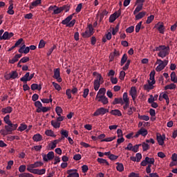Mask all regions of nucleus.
Masks as SVG:
<instances>
[{"label":"nucleus","mask_w":177,"mask_h":177,"mask_svg":"<svg viewBox=\"0 0 177 177\" xmlns=\"http://www.w3.org/2000/svg\"><path fill=\"white\" fill-rule=\"evenodd\" d=\"M97 161H98V162H100V164H106V165H109V162H107V160L106 159L98 158L97 159Z\"/></svg>","instance_id":"8fccbe9b"},{"label":"nucleus","mask_w":177,"mask_h":177,"mask_svg":"<svg viewBox=\"0 0 177 177\" xmlns=\"http://www.w3.org/2000/svg\"><path fill=\"white\" fill-rule=\"evenodd\" d=\"M55 112L58 116L62 115V113H63V109L60 106H57L55 108Z\"/></svg>","instance_id":"49530a36"},{"label":"nucleus","mask_w":177,"mask_h":177,"mask_svg":"<svg viewBox=\"0 0 177 177\" xmlns=\"http://www.w3.org/2000/svg\"><path fill=\"white\" fill-rule=\"evenodd\" d=\"M41 3H42V0H35V1H32L30 6L29 8L31 9H34V8H37V6H39V5H41Z\"/></svg>","instance_id":"6ab92c4d"},{"label":"nucleus","mask_w":177,"mask_h":177,"mask_svg":"<svg viewBox=\"0 0 177 177\" xmlns=\"http://www.w3.org/2000/svg\"><path fill=\"white\" fill-rule=\"evenodd\" d=\"M168 89H176V84L171 83L165 86V91H168Z\"/></svg>","instance_id":"7c9ffc66"},{"label":"nucleus","mask_w":177,"mask_h":177,"mask_svg":"<svg viewBox=\"0 0 177 177\" xmlns=\"http://www.w3.org/2000/svg\"><path fill=\"white\" fill-rule=\"evenodd\" d=\"M119 16H121V9L118 10V11L115 12L113 14L111 15V23L115 21V20L118 19Z\"/></svg>","instance_id":"4468645a"},{"label":"nucleus","mask_w":177,"mask_h":177,"mask_svg":"<svg viewBox=\"0 0 177 177\" xmlns=\"http://www.w3.org/2000/svg\"><path fill=\"white\" fill-rule=\"evenodd\" d=\"M7 13L8 15H15V11L13 10V3L10 4Z\"/></svg>","instance_id":"58836bf2"},{"label":"nucleus","mask_w":177,"mask_h":177,"mask_svg":"<svg viewBox=\"0 0 177 177\" xmlns=\"http://www.w3.org/2000/svg\"><path fill=\"white\" fill-rule=\"evenodd\" d=\"M123 100L124 103L129 102V98H128V93H124Z\"/></svg>","instance_id":"052dcab7"},{"label":"nucleus","mask_w":177,"mask_h":177,"mask_svg":"<svg viewBox=\"0 0 177 177\" xmlns=\"http://www.w3.org/2000/svg\"><path fill=\"white\" fill-rule=\"evenodd\" d=\"M99 88H100V82H94L95 91H99Z\"/></svg>","instance_id":"13d9d810"},{"label":"nucleus","mask_w":177,"mask_h":177,"mask_svg":"<svg viewBox=\"0 0 177 177\" xmlns=\"http://www.w3.org/2000/svg\"><path fill=\"white\" fill-rule=\"evenodd\" d=\"M156 64H159L156 68V71L158 72H160L164 70V68H165L166 66L168 64V60L165 59L164 61H162L161 59H157Z\"/></svg>","instance_id":"20e7f679"},{"label":"nucleus","mask_w":177,"mask_h":177,"mask_svg":"<svg viewBox=\"0 0 177 177\" xmlns=\"http://www.w3.org/2000/svg\"><path fill=\"white\" fill-rule=\"evenodd\" d=\"M131 64V59H128L127 61V63L125 65L122 67V71H127L129 68V65Z\"/></svg>","instance_id":"ea45409f"},{"label":"nucleus","mask_w":177,"mask_h":177,"mask_svg":"<svg viewBox=\"0 0 177 177\" xmlns=\"http://www.w3.org/2000/svg\"><path fill=\"white\" fill-rule=\"evenodd\" d=\"M32 139L35 142H41L42 140V136L39 133H37L33 136Z\"/></svg>","instance_id":"bb28decb"},{"label":"nucleus","mask_w":177,"mask_h":177,"mask_svg":"<svg viewBox=\"0 0 177 177\" xmlns=\"http://www.w3.org/2000/svg\"><path fill=\"white\" fill-rule=\"evenodd\" d=\"M95 99L97 102H101L102 104H107V103H109V99L105 95L100 96L98 97H96Z\"/></svg>","instance_id":"ddd939ff"},{"label":"nucleus","mask_w":177,"mask_h":177,"mask_svg":"<svg viewBox=\"0 0 177 177\" xmlns=\"http://www.w3.org/2000/svg\"><path fill=\"white\" fill-rule=\"evenodd\" d=\"M51 125L52 127H53V128H55L56 129H57V128H60L61 123L57 120H52Z\"/></svg>","instance_id":"2f4dec72"},{"label":"nucleus","mask_w":177,"mask_h":177,"mask_svg":"<svg viewBox=\"0 0 177 177\" xmlns=\"http://www.w3.org/2000/svg\"><path fill=\"white\" fill-rule=\"evenodd\" d=\"M27 62H30V57H24L19 60V63H27Z\"/></svg>","instance_id":"864d4df0"},{"label":"nucleus","mask_w":177,"mask_h":177,"mask_svg":"<svg viewBox=\"0 0 177 177\" xmlns=\"http://www.w3.org/2000/svg\"><path fill=\"white\" fill-rule=\"evenodd\" d=\"M26 129L27 124L21 123L17 130L20 131V132H23V131H26Z\"/></svg>","instance_id":"a18cd8bd"},{"label":"nucleus","mask_w":177,"mask_h":177,"mask_svg":"<svg viewBox=\"0 0 177 177\" xmlns=\"http://www.w3.org/2000/svg\"><path fill=\"white\" fill-rule=\"evenodd\" d=\"M88 170H89V167H88V165H84L82 166V171L83 174H86V172H88Z\"/></svg>","instance_id":"4d7b16f0"},{"label":"nucleus","mask_w":177,"mask_h":177,"mask_svg":"<svg viewBox=\"0 0 177 177\" xmlns=\"http://www.w3.org/2000/svg\"><path fill=\"white\" fill-rule=\"evenodd\" d=\"M128 177H140V176H139V174H136L135 172H131V173H130V174L129 175Z\"/></svg>","instance_id":"774afa93"},{"label":"nucleus","mask_w":177,"mask_h":177,"mask_svg":"<svg viewBox=\"0 0 177 177\" xmlns=\"http://www.w3.org/2000/svg\"><path fill=\"white\" fill-rule=\"evenodd\" d=\"M93 75H94V77H96L94 82H103V77H102V75L97 73V72H93Z\"/></svg>","instance_id":"412c9836"},{"label":"nucleus","mask_w":177,"mask_h":177,"mask_svg":"<svg viewBox=\"0 0 177 177\" xmlns=\"http://www.w3.org/2000/svg\"><path fill=\"white\" fill-rule=\"evenodd\" d=\"M153 52H159L158 53V56H159V57L164 58L169 55V46H159L156 47L155 49L153 50Z\"/></svg>","instance_id":"f257e3e1"},{"label":"nucleus","mask_w":177,"mask_h":177,"mask_svg":"<svg viewBox=\"0 0 177 177\" xmlns=\"http://www.w3.org/2000/svg\"><path fill=\"white\" fill-rule=\"evenodd\" d=\"M156 139L158 140V143L159 146H163L164 145V140H165V135L161 136L160 133L156 134Z\"/></svg>","instance_id":"9b49d317"},{"label":"nucleus","mask_w":177,"mask_h":177,"mask_svg":"<svg viewBox=\"0 0 177 177\" xmlns=\"http://www.w3.org/2000/svg\"><path fill=\"white\" fill-rule=\"evenodd\" d=\"M71 93H71V89H70V88L66 89V96H68V99H73Z\"/></svg>","instance_id":"5fc2aeb1"},{"label":"nucleus","mask_w":177,"mask_h":177,"mask_svg":"<svg viewBox=\"0 0 177 177\" xmlns=\"http://www.w3.org/2000/svg\"><path fill=\"white\" fill-rule=\"evenodd\" d=\"M45 134L47 136H51L52 138H56V135H55V133L52 130H46L45 131Z\"/></svg>","instance_id":"e433bc0d"},{"label":"nucleus","mask_w":177,"mask_h":177,"mask_svg":"<svg viewBox=\"0 0 177 177\" xmlns=\"http://www.w3.org/2000/svg\"><path fill=\"white\" fill-rule=\"evenodd\" d=\"M138 118L140 120H143L144 121H149V120H150V117L147 115H140V114H138Z\"/></svg>","instance_id":"de8ad7c7"},{"label":"nucleus","mask_w":177,"mask_h":177,"mask_svg":"<svg viewBox=\"0 0 177 177\" xmlns=\"http://www.w3.org/2000/svg\"><path fill=\"white\" fill-rule=\"evenodd\" d=\"M143 9V3L138 4L136 8V10L133 11V15H136V13H139L140 10Z\"/></svg>","instance_id":"473e14b6"},{"label":"nucleus","mask_w":177,"mask_h":177,"mask_svg":"<svg viewBox=\"0 0 177 177\" xmlns=\"http://www.w3.org/2000/svg\"><path fill=\"white\" fill-rule=\"evenodd\" d=\"M61 9H62V12H63V10H64L65 12H68V10H70V6L64 5L61 7Z\"/></svg>","instance_id":"69168bd1"},{"label":"nucleus","mask_w":177,"mask_h":177,"mask_svg":"<svg viewBox=\"0 0 177 177\" xmlns=\"http://www.w3.org/2000/svg\"><path fill=\"white\" fill-rule=\"evenodd\" d=\"M156 75V71H152L150 73L149 75V80H148V84H145L144 85V89H145V91H151V89H154V84H156V79L154 78V76Z\"/></svg>","instance_id":"f03ea898"},{"label":"nucleus","mask_w":177,"mask_h":177,"mask_svg":"<svg viewBox=\"0 0 177 177\" xmlns=\"http://www.w3.org/2000/svg\"><path fill=\"white\" fill-rule=\"evenodd\" d=\"M142 146V144H138L133 146V148L131 149V151H133V153H138V150H139V147Z\"/></svg>","instance_id":"09e8293b"},{"label":"nucleus","mask_w":177,"mask_h":177,"mask_svg":"<svg viewBox=\"0 0 177 177\" xmlns=\"http://www.w3.org/2000/svg\"><path fill=\"white\" fill-rule=\"evenodd\" d=\"M136 93H137L136 87L132 86L129 91V95L130 96H131L133 101L136 100V96H137Z\"/></svg>","instance_id":"2eb2a0df"},{"label":"nucleus","mask_w":177,"mask_h":177,"mask_svg":"<svg viewBox=\"0 0 177 177\" xmlns=\"http://www.w3.org/2000/svg\"><path fill=\"white\" fill-rule=\"evenodd\" d=\"M34 168H37L35 163L30 164L27 166V171H28V172H30L31 174H34L37 170V169H34Z\"/></svg>","instance_id":"4be33fe9"},{"label":"nucleus","mask_w":177,"mask_h":177,"mask_svg":"<svg viewBox=\"0 0 177 177\" xmlns=\"http://www.w3.org/2000/svg\"><path fill=\"white\" fill-rule=\"evenodd\" d=\"M53 78L57 80V82H62V80L60 77V68H56L54 70Z\"/></svg>","instance_id":"f8f14e48"},{"label":"nucleus","mask_w":177,"mask_h":177,"mask_svg":"<svg viewBox=\"0 0 177 177\" xmlns=\"http://www.w3.org/2000/svg\"><path fill=\"white\" fill-rule=\"evenodd\" d=\"M19 77V73L16 71H12L10 73H9V78H6V80H15V78H17Z\"/></svg>","instance_id":"5701e85b"},{"label":"nucleus","mask_w":177,"mask_h":177,"mask_svg":"<svg viewBox=\"0 0 177 177\" xmlns=\"http://www.w3.org/2000/svg\"><path fill=\"white\" fill-rule=\"evenodd\" d=\"M136 111V109L133 106L132 107H130L129 109H128V112H127V114L129 115H132L133 114V112Z\"/></svg>","instance_id":"3c124183"},{"label":"nucleus","mask_w":177,"mask_h":177,"mask_svg":"<svg viewBox=\"0 0 177 177\" xmlns=\"http://www.w3.org/2000/svg\"><path fill=\"white\" fill-rule=\"evenodd\" d=\"M44 47H45V41H44V39H41L39 43L38 48L39 49H42V48H44Z\"/></svg>","instance_id":"680f3d73"},{"label":"nucleus","mask_w":177,"mask_h":177,"mask_svg":"<svg viewBox=\"0 0 177 177\" xmlns=\"http://www.w3.org/2000/svg\"><path fill=\"white\" fill-rule=\"evenodd\" d=\"M106 95V88H101L97 92V94L96 95V97H100V96H104Z\"/></svg>","instance_id":"393cba45"},{"label":"nucleus","mask_w":177,"mask_h":177,"mask_svg":"<svg viewBox=\"0 0 177 177\" xmlns=\"http://www.w3.org/2000/svg\"><path fill=\"white\" fill-rule=\"evenodd\" d=\"M73 16L74 14H72L67 17L65 19L62 20V24L66 26V27H74V25L75 24V19H73Z\"/></svg>","instance_id":"7ed1b4c3"},{"label":"nucleus","mask_w":177,"mask_h":177,"mask_svg":"<svg viewBox=\"0 0 177 177\" xmlns=\"http://www.w3.org/2000/svg\"><path fill=\"white\" fill-rule=\"evenodd\" d=\"M119 78L121 81H124V79L125 78V71H120Z\"/></svg>","instance_id":"e2e57ef3"},{"label":"nucleus","mask_w":177,"mask_h":177,"mask_svg":"<svg viewBox=\"0 0 177 177\" xmlns=\"http://www.w3.org/2000/svg\"><path fill=\"white\" fill-rule=\"evenodd\" d=\"M145 158L147 164H149V165H154V162H156L154 158H149L147 156Z\"/></svg>","instance_id":"a878e982"},{"label":"nucleus","mask_w":177,"mask_h":177,"mask_svg":"<svg viewBox=\"0 0 177 177\" xmlns=\"http://www.w3.org/2000/svg\"><path fill=\"white\" fill-rule=\"evenodd\" d=\"M153 20H154V15H150L147 17V19L146 21L147 24H150V23L153 21Z\"/></svg>","instance_id":"6e6d98bb"},{"label":"nucleus","mask_w":177,"mask_h":177,"mask_svg":"<svg viewBox=\"0 0 177 177\" xmlns=\"http://www.w3.org/2000/svg\"><path fill=\"white\" fill-rule=\"evenodd\" d=\"M0 111L2 113V114H10V113L13 111V108L8 106L6 108H3Z\"/></svg>","instance_id":"aec40b11"},{"label":"nucleus","mask_w":177,"mask_h":177,"mask_svg":"<svg viewBox=\"0 0 177 177\" xmlns=\"http://www.w3.org/2000/svg\"><path fill=\"white\" fill-rule=\"evenodd\" d=\"M34 75H35V73L30 75V72H27L24 76L20 78V81L24 84H27L28 81H31L32 78H34Z\"/></svg>","instance_id":"6e6552de"},{"label":"nucleus","mask_w":177,"mask_h":177,"mask_svg":"<svg viewBox=\"0 0 177 177\" xmlns=\"http://www.w3.org/2000/svg\"><path fill=\"white\" fill-rule=\"evenodd\" d=\"M127 60H128V55H127V54H124L120 61V66H124V64H125Z\"/></svg>","instance_id":"72a5a7b5"},{"label":"nucleus","mask_w":177,"mask_h":177,"mask_svg":"<svg viewBox=\"0 0 177 177\" xmlns=\"http://www.w3.org/2000/svg\"><path fill=\"white\" fill-rule=\"evenodd\" d=\"M53 85L55 89H56L57 91H60L62 89V87L60 86V85L55 82H53Z\"/></svg>","instance_id":"bf43d9fd"},{"label":"nucleus","mask_w":177,"mask_h":177,"mask_svg":"<svg viewBox=\"0 0 177 177\" xmlns=\"http://www.w3.org/2000/svg\"><path fill=\"white\" fill-rule=\"evenodd\" d=\"M43 160L45 162H48V161H52L55 158V152L49 151L47 154H42Z\"/></svg>","instance_id":"0eeeda50"},{"label":"nucleus","mask_w":177,"mask_h":177,"mask_svg":"<svg viewBox=\"0 0 177 177\" xmlns=\"http://www.w3.org/2000/svg\"><path fill=\"white\" fill-rule=\"evenodd\" d=\"M142 21L139 22L136 26V32H139L140 31V28L142 27Z\"/></svg>","instance_id":"338daca9"},{"label":"nucleus","mask_w":177,"mask_h":177,"mask_svg":"<svg viewBox=\"0 0 177 177\" xmlns=\"http://www.w3.org/2000/svg\"><path fill=\"white\" fill-rule=\"evenodd\" d=\"M106 113H109V109L101 107L95 111V112L93 113V116L97 117V115H104Z\"/></svg>","instance_id":"1a4fd4ad"},{"label":"nucleus","mask_w":177,"mask_h":177,"mask_svg":"<svg viewBox=\"0 0 177 177\" xmlns=\"http://www.w3.org/2000/svg\"><path fill=\"white\" fill-rule=\"evenodd\" d=\"M15 34L13 32H9L8 31L5 32L2 35V39H4V41H6L8 39H10L12 37H13Z\"/></svg>","instance_id":"dca6fc26"},{"label":"nucleus","mask_w":177,"mask_h":177,"mask_svg":"<svg viewBox=\"0 0 177 177\" xmlns=\"http://www.w3.org/2000/svg\"><path fill=\"white\" fill-rule=\"evenodd\" d=\"M120 103H122V98H115L112 102L113 104H120Z\"/></svg>","instance_id":"603ef678"},{"label":"nucleus","mask_w":177,"mask_h":177,"mask_svg":"<svg viewBox=\"0 0 177 177\" xmlns=\"http://www.w3.org/2000/svg\"><path fill=\"white\" fill-rule=\"evenodd\" d=\"M141 145L142 146L143 151H147V150H149V149H150V145H149V144H147L146 142H142V144Z\"/></svg>","instance_id":"c03bdc74"},{"label":"nucleus","mask_w":177,"mask_h":177,"mask_svg":"<svg viewBox=\"0 0 177 177\" xmlns=\"http://www.w3.org/2000/svg\"><path fill=\"white\" fill-rule=\"evenodd\" d=\"M118 30H120V24H118L115 28H112V35H115L118 32Z\"/></svg>","instance_id":"a19ab883"},{"label":"nucleus","mask_w":177,"mask_h":177,"mask_svg":"<svg viewBox=\"0 0 177 177\" xmlns=\"http://www.w3.org/2000/svg\"><path fill=\"white\" fill-rule=\"evenodd\" d=\"M147 12H139L137 15H136V20H140V19H143L145 16H146Z\"/></svg>","instance_id":"c756f323"},{"label":"nucleus","mask_w":177,"mask_h":177,"mask_svg":"<svg viewBox=\"0 0 177 177\" xmlns=\"http://www.w3.org/2000/svg\"><path fill=\"white\" fill-rule=\"evenodd\" d=\"M68 176L80 177V174L77 172V169H69L67 171Z\"/></svg>","instance_id":"a211bd4d"},{"label":"nucleus","mask_w":177,"mask_h":177,"mask_svg":"<svg viewBox=\"0 0 177 177\" xmlns=\"http://www.w3.org/2000/svg\"><path fill=\"white\" fill-rule=\"evenodd\" d=\"M111 114L112 115H117L118 117H121V115H122V113L118 109L112 110Z\"/></svg>","instance_id":"f704fd0d"},{"label":"nucleus","mask_w":177,"mask_h":177,"mask_svg":"<svg viewBox=\"0 0 177 177\" xmlns=\"http://www.w3.org/2000/svg\"><path fill=\"white\" fill-rule=\"evenodd\" d=\"M117 165L116 169L119 171V172H122V171H124V165H122V163L118 162Z\"/></svg>","instance_id":"79ce46f5"},{"label":"nucleus","mask_w":177,"mask_h":177,"mask_svg":"<svg viewBox=\"0 0 177 177\" xmlns=\"http://www.w3.org/2000/svg\"><path fill=\"white\" fill-rule=\"evenodd\" d=\"M170 77H171V81L172 82H174L175 84H176V83H177V76H176V73L175 72H172V73H171Z\"/></svg>","instance_id":"c9c22d12"},{"label":"nucleus","mask_w":177,"mask_h":177,"mask_svg":"<svg viewBox=\"0 0 177 177\" xmlns=\"http://www.w3.org/2000/svg\"><path fill=\"white\" fill-rule=\"evenodd\" d=\"M155 27L157 28V30L159 31L160 34H164L165 32V28H164V24L158 22Z\"/></svg>","instance_id":"f3484780"},{"label":"nucleus","mask_w":177,"mask_h":177,"mask_svg":"<svg viewBox=\"0 0 177 177\" xmlns=\"http://www.w3.org/2000/svg\"><path fill=\"white\" fill-rule=\"evenodd\" d=\"M17 127L19 124H12V122L4 126V129L7 132H8L9 135H12L13 133V131H16L17 129Z\"/></svg>","instance_id":"39448f33"},{"label":"nucleus","mask_w":177,"mask_h":177,"mask_svg":"<svg viewBox=\"0 0 177 177\" xmlns=\"http://www.w3.org/2000/svg\"><path fill=\"white\" fill-rule=\"evenodd\" d=\"M147 133H149V132L147 131V129L142 127L138 132H137L136 133V135L134 136V138H139V136L141 135L142 136H147Z\"/></svg>","instance_id":"9d476101"},{"label":"nucleus","mask_w":177,"mask_h":177,"mask_svg":"<svg viewBox=\"0 0 177 177\" xmlns=\"http://www.w3.org/2000/svg\"><path fill=\"white\" fill-rule=\"evenodd\" d=\"M3 121L5 124H6V125H8V124H11L12 121H10V115H7L6 116H5L3 118Z\"/></svg>","instance_id":"4c0bfd02"},{"label":"nucleus","mask_w":177,"mask_h":177,"mask_svg":"<svg viewBox=\"0 0 177 177\" xmlns=\"http://www.w3.org/2000/svg\"><path fill=\"white\" fill-rule=\"evenodd\" d=\"M62 7H57L54 8V12L52 13V15H59V13H62Z\"/></svg>","instance_id":"37998d69"},{"label":"nucleus","mask_w":177,"mask_h":177,"mask_svg":"<svg viewBox=\"0 0 177 177\" xmlns=\"http://www.w3.org/2000/svg\"><path fill=\"white\" fill-rule=\"evenodd\" d=\"M110 39H111V30L108 32V33H106L105 36L102 38V42L106 43L107 40L110 41Z\"/></svg>","instance_id":"b1692460"},{"label":"nucleus","mask_w":177,"mask_h":177,"mask_svg":"<svg viewBox=\"0 0 177 177\" xmlns=\"http://www.w3.org/2000/svg\"><path fill=\"white\" fill-rule=\"evenodd\" d=\"M45 172H46V169H36V170H35V172L33 174H35L37 175H44Z\"/></svg>","instance_id":"c85d7f7f"},{"label":"nucleus","mask_w":177,"mask_h":177,"mask_svg":"<svg viewBox=\"0 0 177 177\" xmlns=\"http://www.w3.org/2000/svg\"><path fill=\"white\" fill-rule=\"evenodd\" d=\"M32 91H41L42 89V86L41 85H38L37 84H32L31 85Z\"/></svg>","instance_id":"cd10ccee"},{"label":"nucleus","mask_w":177,"mask_h":177,"mask_svg":"<svg viewBox=\"0 0 177 177\" xmlns=\"http://www.w3.org/2000/svg\"><path fill=\"white\" fill-rule=\"evenodd\" d=\"M93 26L92 24H89L88 26V28L82 34V35L83 38H89V37H92V35H93Z\"/></svg>","instance_id":"423d86ee"},{"label":"nucleus","mask_w":177,"mask_h":177,"mask_svg":"<svg viewBox=\"0 0 177 177\" xmlns=\"http://www.w3.org/2000/svg\"><path fill=\"white\" fill-rule=\"evenodd\" d=\"M19 177H32V174L30 173H22L19 174Z\"/></svg>","instance_id":"0e129e2a"}]
</instances>
